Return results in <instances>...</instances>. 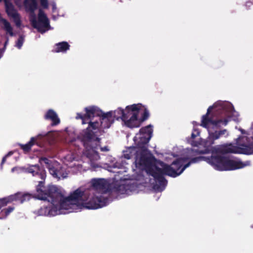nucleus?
<instances>
[{"label":"nucleus","mask_w":253,"mask_h":253,"mask_svg":"<svg viewBox=\"0 0 253 253\" xmlns=\"http://www.w3.org/2000/svg\"><path fill=\"white\" fill-rule=\"evenodd\" d=\"M204 160L212 166L214 169L220 170H232L241 169L245 166L242 162L236 161L228 157L212 153L210 157H198L192 158L190 162L183 166V159H177L170 165L166 164L162 161L158 162L159 166L161 168L157 169L158 172L156 182L163 187V190L167 184L165 175L172 177L179 175L188 168L191 163H195L201 160Z\"/></svg>","instance_id":"1"},{"label":"nucleus","mask_w":253,"mask_h":253,"mask_svg":"<svg viewBox=\"0 0 253 253\" xmlns=\"http://www.w3.org/2000/svg\"><path fill=\"white\" fill-rule=\"evenodd\" d=\"M27 171L33 176H38L41 180L39 181L36 186L37 195L35 198L37 199L47 201L53 206H57L59 208L68 210L71 208V205H84L85 198L87 195V192L82 191L80 188L75 190L67 197H64L61 190L57 187L52 185L44 186V180L46 177L45 170L39 165H35L30 166Z\"/></svg>","instance_id":"2"},{"label":"nucleus","mask_w":253,"mask_h":253,"mask_svg":"<svg viewBox=\"0 0 253 253\" xmlns=\"http://www.w3.org/2000/svg\"><path fill=\"white\" fill-rule=\"evenodd\" d=\"M213 106H210L207 113L202 117L201 126L206 128L209 133L207 138L210 145L214 144L216 140L220 139L223 136L225 137L229 135V132L226 129H220L221 125L225 126L229 120L224 117H231L233 108L230 106H220L214 111L215 115H217L220 118L214 119L210 116L211 112Z\"/></svg>","instance_id":"3"},{"label":"nucleus","mask_w":253,"mask_h":253,"mask_svg":"<svg viewBox=\"0 0 253 253\" xmlns=\"http://www.w3.org/2000/svg\"><path fill=\"white\" fill-rule=\"evenodd\" d=\"M78 139L84 147V156L91 161L97 160L100 158L97 149L100 145L101 138L96 134V131L89 130V128H86L80 133Z\"/></svg>","instance_id":"4"},{"label":"nucleus","mask_w":253,"mask_h":253,"mask_svg":"<svg viewBox=\"0 0 253 253\" xmlns=\"http://www.w3.org/2000/svg\"><path fill=\"white\" fill-rule=\"evenodd\" d=\"M159 161L148 150H143L138 152L137 155L135 156L134 163L137 168L145 170L156 181Z\"/></svg>","instance_id":"5"},{"label":"nucleus","mask_w":253,"mask_h":253,"mask_svg":"<svg viewBox=\"0 0 253 253\" xmlns=\"http://www.w3.org/2000/svg\"><path fill=\"white\" fill-rule=\"evenodd\" d=\"M30 20L32 26L41 33H44L46 29L50 26L47 16L41 9L39 11L38 20L35 14L30 15Z\"/></svg>","instance_id":"6"},{"label":"nucleus","mask_w":253,"mask_h":253,"mask_svg":"<svg viewBox=\"0 0 253 253\" xmlns=\"http://www.w3.org/2000/svg\"><path fill=\"white\" fill-rule=\"evenodd\" d=\"M106 200L102 196H92L85 199L83 206L87 209H97L105 206Z\"/></svg>","instance_id":"7"},{"label":"nucleus","mask_w":253,"mask_h":253,"mask_svg":"<svg viewBox=\"0 0 253 253\" xmlns=\"http://www.w3.org/2000/svg\"><path fill=\"white\" fill-rule=\"evenodd\" d=\"M223 151L225 153H240L250 155L253 153V142L249 145H243V147L238 148L231 146H226L223 148Z\"/></svg>","instance_id":"8"},{"label":"nucleus","mask_w":253,"mask_h":253,"mask_svg":"<svg viewBox=\"0 0 253 253\" xmlns=\"http://www.w3.org/2000/svg\"><path fill=\"white\" fill-rule=\"evenodd\" d=\"M92 188L101 193H105L108 188V185L105 179H92L91 181Z\"/></svg>","instance_id":"9"},{"label":"nucleus","mask_w":253,"mask_h":253,"mask_svg":"<svg viewBox=\"0 0 253 253\" xmlns=\"http://www.w3.org/2000/svg\"><path fill=\"white\" fill-rule=\"evenodd\" d=\"M141 107H142L141 103L133 104L127 106L124 110V117L125 119L124 120L130 118L133 114H137L138 115Z\"/></svg>","instance_id":"10"},{"label":"nucleus","mask_w":253,"mask_h":253,"mask_svg":"<svg viewBox=\"0 0 253 253\" xmlns=\"http://www.w3.org/2000/svg\"><path fill=\"white\" fill-rule=\"evenodd\" d=\"M84 110L87 121L94 117H100L102 114V111L98 107L94 106L85 107Z\"/></svg>","instance_id":"11"},{"label":"nucleus","mask_w":253,"mask_h":253,"mask_svg":"<svg viewBox=\"0 0 253 253\" xmlns=\"http://www.w3.org/2000/svg\"><path fill=\"white\" fill-rule=\"evenodd\" d=\"M100 117L101 124H103L104 123H106L104 127H110L111 125L114 123V118L113 116L112 111L108 112L106 113L102 111V114L100 115Z\"/></svg>","instance_id":"12"},{"label":"nucleus","mask_w":253,"mask_h":253,"mask_svg":"<svg viewBox=\"0 0 253 253\" xmlns=\"http://www.w3.org/2000/svg\"><path fill=\"white\" fill-rule=\"evenodd\" d=\"M137 114H133L130 118L124 120L126 126L129 128L138 127L141 123L138 118Z\"/></svg>","instance_id":"13"},{"label":"nucleus","mask_w":253,"mask_h":253,"mask_svg":"<svg viewBox=\"0 0 253 253\" xmlns=\"http://www.w3.org/2000/svg\"><path fill=\"white\" fill-rule=\"evenodd\" d=\"M40 137V135H38L36 137H32L31 138L30 140L27 143L25 144H19V146L25 153H28L31 150L32 147L34 145H37L38 146L40 145L38 142V139Z\"/></svg>","instance_id":"14"},{"label":"nucleus","mask_w":253,"mask_h":253,"mask_svg":"<svg viewBox=\"0 0 253 253\" xmlns=\"http://www.w3.org/2000/svg\"><path fill=\"white\" fill-rule=\"evenodd\" d=\"M44 118L45 120L51 121V126H57L60 122L57 114L52 109H49L46 112Z\"/></svg>","instance_id":"15"},{"label":"nucleus","mask_w":253,"mask_h":253,"mask_svg":"<svg viewBox=\"0 0 253 253\" xmlns=\"http://www.w3.org/2000/svg\"><path fill=\"white\" fill-rule=\"evenodd\" d=\"M151 136H147L141 135L136 142V148L138 151L148 150L147 145L151 139Z\"/></svg>","instance_id":"16"},{"label":"nucleus","mask_w":253,"mask_h":253,"mask_svg":"<svg viewBox=\"0 0 253 253\" xmlns=\"http://www.w3.org/2000/svg\"><path fill=\"white\" fill-rule=\"evenodd\" d=\"M3 1L5 6V11L9 16L13 18H18L19 14L14 9V6L9 0H0V2Z\"/></svg>","instance_id":"17"},{"label":"nucleus","mask_w":253,"mask_h":253,"mask_svg":"<svg viewBox=\"0 0 253 253\" xmlns=\"http://www.w3.org/2000/svg\"><path fill=\"white\" fill-rule=\"evenodd\" d=\"M3 1L5 6V11L9 16L13 18H18L19 14L14 9V6L9 0H0V2Z\"/></svg>","instance_id":"18"},{"label":"nucleus","mask_w":253,"mask_h":253,"mask_svg":"<svg viewBox=\"0 0 253 253\" xmlns=\"http://www.w3.org/2000/svg\"><path fill=\"white\" fill-rule=\"evenodd\" d=\"M11 197H12L13 202H19L22 204L25 201H29L32 198V195L29 193L17 192L15 194L11 195Z\"/></svg>","instance_id":"19"},{"label":"nucleus","mask_w":253,"mask_h":253,"mask_svg":"<svg viewBox=\"0 0 253 253\" xmlns=\"http://www.w3.org/2000/svg\"><path fill=\"white\" fill-rule=\"evenodd\" d=\"M70 45L67 42H62L55 44L53 52H66L70 49Z\"/></svg>","instance_id":"20"},{"label":"nucleus","mask_w":253,"mask_h":253,"mask_svg":"<svg viewBox=\"0 0 253 253\" xmlns=\"http://www.w3.org/2000/svg\"><path fill=\"white\" fill-rule=\"evenodd\" d=\"M24 5L26 10L30 12V15L35 14V11L38 8V2H32V1L26 2V0H24Z\"/></svg>","instance_id":"21"},{"label":"nucleus","mask_w":253,"mask_h":253,"mask_svg":"<svg viewBox=\"0 0 253 253\" xmlns=\"http://www.w3.org/2000/svg\"><path fill=\"white\" fill-rule=\"evenodd\" d=\"M139 151L136 147H129L126 150L123 152V156L125 158L129 160L131 159L133 155H137Z\"/></svg>","instance_id":"22"},{"label":"nucleus","mask_w":253,"mask_h":253,"mask_svg":"<svg viewBox=\"0 0 253 253\" xmlns=\"http://www.w3.org/2000/svg\"><path fill=\"white\" fill-rule=\"evenodd\" d=\"M153 130L152 129V126L151 125H148L145 127H143L139 130L140 135L149 136H152Z\"/></svg>","instance_id":"23"},{"label":"nucleus","mask_w":253,"mask_h":253,"mask_svg":"<svg viewBox=\"0 0 253 253\" xmlns=\"http://www.w3.org/2000/svg\"><path fill=\"white\" fill-rule=\"evenodd\" d=\"M0 21L2 23L4 26V29L11 36H13V29L10 23L6 19L0 18Z\"/></svg>","instance_id":"24"},{"label":"nucleus","mask_w":253,"mask_h":253,"mask_svg":"<svg viewBox=\"0 0 253 253\" xmlns=\"http://www.w3.org/2000/svg\"><path fill=\"white\" fill-rule=\"evenodd\" d=\"M113 116L114 119L119 120L121 119L122 121H124V110L121 108H118L117 110L113 112Z\"/></svg>","instance_id":"25"},{"label":"nucleus","mask_w":253,"mask_h":253,"mask_svg":"<svg viewBox=\"0 0 253 253\" xmlns=\"http://www.w3.org/2000/svg\"><path fill=\"white\" fill-rule=\"evenodd\" d=\"M142 107L140 109V111H143L141 118L139 119L141 123L147 120L149 117V112L147 108L141 104Z\"/></svg>","instance_id":"26"},{"label":"nucleus","mask_w":253,"mask_h":253,"mask_svg":"<svg viewBox=\"0 0 253 253\" xmlns=\"http://www.w3.org/2000/svg\"><path fill=\"white\" fill-rule=\"evenodd\" d=\"M12 202H13V199L11 195L3 198H0V210Z\"/></svg>","instance_id":"27"},{"label":"nucleus","mask_w":253,"mask_h":253,"mask_svg":"<svg viewBox=\"0 0 253 253\" xmlns=\"http://www.w3.org/2000/svg\"><path fill=\"white\" fill-rule=\"evenodd\" d=\"M87 123L88 124V126L87 128H89V130L96 131L97 133L99 130V123L97 121L92 122L90 121L87 122Z\"/></svg>","instance_id":"28"},{"label":"nucleus","mask_w":253,"mask_h":253,"mask_svg":"<svg viewBox=\"0 0 253 253\" xmlns=\"http://www.w3.org/2000/svg\"><path fill=\"white\" fill-rule=\"evenodd\" d=\"M47 169L49 170V173L54 177H58V170L56 168H55L53 165L48 166V168Z\"/></svg>","instance_id":"29"},{"label":"nucleus","mask_w":253,"mask_h":253,"mask_svg":"<svg viewBox=\"0 0 253 253\" xmlns=\"http://www.w3.org/2000/svg\"><path fill=\"white\" fill-rule=\"evenodd\" d=\"M76 119H80L82 120V124H85L87 123V119L85 117V114H82L80 113H78L77 114Z\"/></svg>","instance_id":"30"},{"label":"nucleus","mask_w":253,"mask_h":253,"mask_svg":"<svg viewBox=\"0 0 253 253\" xmlns=\"http://www.w3.org/2000/svg\"><path fill=\"white\" fill-rule=\"evenodd\" d=\"M39 162L40 163H44L46 165V168H48V166L52 165L51 164V161L45 157H42L40 159Z\"/></svg>","instance_id":"31"},{"label":"nucleus","mask_w":253,"mask_h":253,"mask_svg":"<svg viewBox=\"0 0 253 253\" xmlns=\"http://www.w3.org/2000/svg\"><path fill=\"white\" fill-rule=\"evenodd\" d=\"M24 42V38L22 36H20L16 42V46L19 48H21Z\"/></svg>","instance_id":"32"},{"label":"nucleus","mask_w":253,"mask_h":253,"mask_svg":"<svg viewBox=\"0 0 253 253\" xmlns=\"http://www.w3.org/2000/svg\"><path fill=\"white\" fill-rule=\"evenodd\" d=\"M14 208L12 207H9L7 208L3 209L5 215L7 216L11 212L13 211Z\"/></svg>","instance_id":"33"},{"label":"nucleus","mask_w":253,"mask_h":253,"mask_svg":"<svg viewBox=\"0 0 253 253\" xmlns=\"http://www.w3.org/2000/svg\"><path fill=\"white\" fill-rule=\"evenodd\" d=\"M40 2L42 6L45 9L48 8V3L47 0H40Z\"/></svg>","instance_id":"34"},{"label":"nucleus","mask_w":253,"mask_h":253,"mask_svg":"<svg viewBox=\"0 0 253 253\" xmlns=\"http://www.w3.org/2000/svg\"><path fill=\"white\" fill-rule=\"evenodd\" d=\"M194 131H197V133L193 132L191 134V138L192 139L195 138L197 136L200 135V132L199 129L194 128Z\"/></svg>","instance_id":"35"},{"label":"nucleus","mask_w":253,"mask_h":253,"mask_svg":"<svg viewBox=\"0 0 253 253\" xmlns=\"http://www.w3.org/2000/svg\"><path fill=\"white\" fill-rule=\"evenodd\" d=\"M15 20V24L17 26H20L21 24V21L19 17V15H18V18H14Z\"/></svg>","instance_id":"36"},{"label":"nucleus","mask_w":253,"mask_h":253,"mask_svg":"<svg viewBox=\"0 0 253 253\" xmlns=\"http://www.w3.org/2000/svg\"><path fill=\"white\" fill-rule=\"evenodd\" d=\"M7 216L5 215L4 212L2 210L0 212V219H3L6 217Z\"/></svg>","instance_id":"37"},{"label":"nucleus","mask_w":253,"mask_h":253,"mask_svg":"<svg viewBox=\"0 0 253 253\" xmlns=\"http://www.w3.org/2000/svg\"><path fill=\"white\" fill-rule=\"evenodd\" d=\"M100 150L102 152H107V151H109V150L108 147L107 146L103 147H101Z\"/></svg>","instance_id":"38"},{"label":"nucleus","mask_w":253,"mask_h":253,"mask_svg":"<svg viewBox=\"0 0 253 253\" xmlns=\"http://www.w3.org/2000/svg\"><path fill=\"white\" fill-rule=\"evenodd\" d=\"M7 156V155L5 156L4 157H3L2 158V161H1V167L2 168V166L3 165V164L5 163V161H6V157Z\"/></svg>","instance_id":"39"},{"label":"nucleus","mask_w":253,"mask_h":253,"mask_svg":"<svg viewBox=\"0 0 253 253\" xmlns=\"http://www.w3.org/2000/svg\"><path fill=\"white\" fill-rule=\"evenodd\" d=\"M209 150L208 149H205V151L204 152H201V153H209Z\"/></svg>","instance_id":"40"},{"label":"nucleus","mask_w":253,"mask_h":253,"mask_svg":"<svg viewBox=\"0 0 253 253\" xmlns=\"http://www.w3.org/2000/svg\"><path fill=\"white\" fill-rule=\"evenodd\" d=\"M251 2H246V6H250L251 4Z\"/></svg>","instance_id":"41"},{"label":"nucleus","mask_w":253,"mask_h":253,"mask_svg":"<svg viewBox=\"0 0 253 253\" xmlns=\"http://www.w3.org/2000/svg\"><path fill=\"white\" fill-rule=\"evenodd\" d=\"M27 1H32V2H37V0H26V2Z\"/></svg>","instance_id":"42"},{"label":"nucleus","mask_w":253,"mask_h":253,"mask_svg":"<svg viewBox=\"0 0 253 253\" xmlns=\"http://www.w3.org/2000/svg\"><path fill=\"white\" fill-rule=\"evenodd\" d=\"M42 208H41V210H40V211H39V212H40V215H42V213L41 212V211H42Z\"/></svg>","instance_id":"43"},{"label":"nucleus","mask_w":253,"mask_h":253,"mask_svg":"<svg viewBox=\"0 0 253 253\" xmlns=\"http://www.w3.org/2000/svg\"><path fill=\"white\" fill-rule=\"evenodd\" d=\"M135 138H136V137H135V138H134V141H135V142H137V141H136V140Z\"/></svg>","instance_id":"44"},{"label":"nucleus","mask_w":253,"mask_h":253,"mask_svg":"<svg viewBox=\"0 0 253 253\" xmlns=\"http://www.w3.org/2000/svg\"><path fill=\"white\" fill-rule=\"evenodd\" d=\"M193 132H194L195 133H197V131H194V129L193 130Z\"/></svg>","instance_id":"45"},{"label":"nucleus","mask_w":253,"mask_h":253,"mask_svg":"<svg viewBox=\"0 0 253 253\" xmlns=\"http://www.w3.org/2000/svg\"><path fill=\"white\" fill-rule=\"evenodd\" d=\"M49 212H52V210H50V211H49Z\"/></svg>","instance_id":"46"},{"label":"nucleus","mask_w":253,"mask_h":253,"mask_svg":"<svg viewBox=\"0 0 253 253\" xmlns=\"http://www.w3.org/2000/svg\"><path fill=\"white\" fill-rule=\"evenodd\" d=\"M251 227H252V228H253V225H252V226H251Z\"/></svg>","instance_id":"47"}]
</instances>
